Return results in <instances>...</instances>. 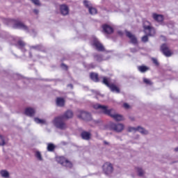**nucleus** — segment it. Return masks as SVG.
<instances>
[{
  "instance_id": "5",
  "label": "nucleus",
  "mask_w": 178,
  "mask_h": 178,
  "mask_svg": "<svg viewBox=\"0 0 178 178\" xmlns=\"http://www.w3.org/2000/svg\"><path fill=\"white\" fill-rule=\"evenodd\" d=\"M108 127L111 130H114V131H117L118 133L122 131L123 129H124V125L122 124H115L113 122H110L108 124Z\"/></svg>"
},
{
  "instance_id": "16",
  "label": "nucleus",
  "mask_w": 178,
  "mask_h": 178,
  "mask_svg": "<svg viewBox=\"0 0 178 178\" xmlns=\"http://www.w3.org/2000/svg\"><path fill=\"white\" fill-rule=\"evenodd\" d=\"M102 28L104 33H106V34H112V33H113V29L111 26L104 24Z\"/></svg>"
},
{
  "instance_id": "21",
  "label": "nucleus",
  "mask_w": 178,
  "mask_h": 178,
  "mask_svg": "<svg viewBox=\"0 0 178 178\" xmlns=\"http://www.w3.org/2000/svg\"><path fill=\"white\" fill-rule=\"evenodd\" d=\"M90 79L93 81H95V83H98V81H99V79H98V74L90 73Z\"/></svg>"
},
{
  "instance_id": "4",
  "label": "nucleus",
  "mask_w": 178,
  "mask_h": 178,
  "mask_svg": "<svg viewBox=\"0 0 178 178\" xmlns=\"http://www.w3.org/2000/svg\"><path fill=\"white\" fill-rule=\"evenodd\" d=\"M56 161L58 163H60L63 166H65V168H72L73 166V164H72V162L69 161L67 159H66L63 156H58L56 157Z\"/></svg>"
},
{
  "instance_id": "42",
  "label": "nucleus",
  "mask_w": 178,
  "mask_h": 178,
  "mask_svg": "<svg viewBox=\"0 0 178 178\" xmlns=\"http://www.w3.org/2000/svg\"><path fill=\"white\" fill-rule=\"evenodd\" d=\"M175 151L176 152H178V147H176V148L175 149Z\"/></svg>"
},
{
  "instance_id": "3",
  "label": "nucleus",
  "mask_w": 178,
  "mask_h": 178,
  "mask_svg": "<svg viewBox=\"0 0 178 178\" xmlns=\"http://www.w3.org/2000/svg\"><path fill=\"white\" fill-rule=\"evenodd\" d=\"M144 33L146 35L142 38L143 42H147L148 41V36L154 37L155 35V29L151 26V23L148 21H144L143 22Z\"/></svg>"
},
{
  "instance_id": "38",
  "label": "nucleus",
  "mask_w": 178,
  "mask_h": 178,
  "mask_svg": "<svg viewBox=\"0 0 178 178\" xmlns=\"http://www.w3.org/2000/svg\"><path fill=\"white\" fill-rule=\"evenodd\" d=\"M33 12H34V13L35 14V15H38V13H39V10H37V9H35V10H33Z\"/></svg>"
},
{
  "instance_id": "45",
  "label": "nucleus",
  "mask_w": 178,
  "mask_h": 178,
  "mask_svg": "<svg viewBox=\"0 0 178 178\" xmlns=\"http://www.w3.org/2000/svg\"><path fill=\"white\" fill-rule=\"evenodd\" d=\"M30 57L31 58V54H30Z\"/></svg>"
},
{
  "instance_id": "20",
  "label": "nucleus",
  "mask_w": 178,
  "mask_h": 178,
  "mask_svg": "<svg viewBox=\"0 0 178 178\" xmlns=\"http://www.w3.org/2000/svg\"><path fill=\"white\" fill-rule=\"evenodd\" d=\"M56 104L58 106H63L65 105V99L62 97H58L56 99Z\"/></svg>"
},
{
  "instance_id": "2",
  "label": "nucleus",
  "mask_w": 178,
  "mask_h": 178,
  "mask_svg": "<svg viewBox=\"0 0 178 178\" xmlns=\"http://www.w3.org/2000/svg\"><path fill=\"white\" fill-rule=\"evenodd\" d=\"M72 118H73V112L68 110L63 115L56 117L54 120L53 122L57 129H60V130H65L67 127L66 124L65 123V119H70Z\"/></svg>"
},
{
  "instance_id": "43",
  "label": "nucleus",
  "mask_w": 178,
  "mask_h": 178,
  "mask_svg": "<svg viewBox=\"0 0 178 178\" xmlns=\"http://www.w3.org/2000/svg\"><path fill=\"white\" fill-rule=\"evenodd\" d=\"M69 86H70V87L73 88V86H72V85H69Z\"/></svg>"
},
{
  "instance_id": "9",
  "label": "nucleus",
  "mask_w": 178,
  "mask_h": 178,
  "mask_svg": "<svg viewBox=\"0 0 178 178\" xmlns=\"http://www.w3.org/2000/svg\"><path fill=\"white\" fill-rule=\"evenodd\" d=\"M92 45L93 47H95L97 51H104L105 48H104V46L102 45V44H101V42H99V41L98 40V39H97V38L93 37L92 38Z\"/></svg>"
},
{
  "instance_id": "39",
  "label": "nucleus",
  "mask_w": 178,
  "mask_h": 178,
  "mask_svg": "<svg viewBox=\"0 0 178 178\" xmlns=\"http://www.w3.org/2000/svg\"><path fill=\"white\" fill-rule=\"evenodd\" d=\"M33 49H40V46H33L32 47Z\"/></svg>"
},
{
  "instance_id": "25",
  "label": "nucleus",
  "mask_w": 178,
  "mask_h": 178,
  "mask_svg": "<svg viewBox=\"0 0 178 178\" xmlns=\"http://www.w3.org/2000/svg\"><path fill=\"white\" fill-rule=\"evenodd\" d=\"M139 72H141V73H144L148 70V67L146 66H140L138 67Z\"/></svg>"
},
{
  "instance_id": "26",
  "label": "nucleus",
  "mask_w": 178,
  "mask_h": 178,
  "mask_svg": "<svg viewBox=\"0 0 178 178\" xmlns=\"http://www.w3.org/2000/svg\"><path fill=\"white\" fill-rule=\"evenodd\" d=\"M35 158H37L38 161H42V156L40 152H36L35 154Z\"/></svg>"
},
{
  "instance_id": "27",
  "label": "nucleus",
  "mask_w": 178,
  "mask_h": 178,
  "mask_svg": "<svg viewBox=\"0 0 178 178\" xmlns=\"http://www.w3.org/2000/svg\"><path fill=\"white\" fill-rule=\"evenodd\" d=\"M6 144V140H5V137L0 135V145H5Z\"/></svg>"
},
{
  "instance_id": "34",
  "label": "nucleus",
  "mask_w": 178,
  "mask_h": 178,
  "mask_svg": "<svg viewBox=\"0 0 178 178\" xmlns=\"http://www.w3.org/2000/svg\"><path fill=\"white\" fill-rule=\"evenodd\" d=\"M123 106L125 109H129V108H130V105H129L127 103H124Z\"/></svg>"
},
{
  "instance_id": "1",
  "label": "nucleus",
  "mask_w": 178,
  "mask_h": 178,
  "mask_svg": "<svg viewBox=\"0 0 178 178\" xmlns=\"http://www.w3.org/2000/svg\"><path fill=\"white\" fill-rule=\"evenodd\" d=\"M93 108L94 109H99V111H101L102 113H104L105 115H108V116H111V118H113V119H114L117 122H120L123 120V116L119 114H116V113L115 112V110L113 108L108 109V106H102L101 104H96L93 105Z\"/></svg>"
},
{
  "instance_id": "41",
  "label": "nucleus",
  "mask_w": 178,
  "mask_h": 178,
  "mask_svg": "<svg viewBox=\"0 0 178 178\" xmlns=\"http://www.w3.org/2000/svg\"><path fill=\"white\" fill-rule=\"evenodd\" d=\"M118 34H119L120 35H123V33H122V31H118Z\"/></svg>"
},
{
  "instance_id": "15",
  "label": "nucleus",
  "mask_w": 178,
  "mask_h": 178,
  "mask_svg": "<svg viewBox=\"0 0 178 178\" xmlns=\"http://www.w3.org/2000/svg\"><path fill=\"white\" fill-rule=\"evenodd\" d=\"M152 18L154 19V20L158 22L159 23L163 22V15L161 14H157L154 13L152 14Z\"/></svg>"
},
{
  "instance_id": "19",
  "label": "nucleus",
  "mask_w": 178,
  "mask_h": 178,
  "mask_svg": "<svg viewBox=\"0 0 178 178\" xmlns=\"http://www.w3.org/2000/svg\"><path fill=\"white\" fill-rule=\"evenodd\" d=\"M81 137L83 140H90L91 134L89 132L83 131L81 133Z\"/></svg>"
},
{
  "instance_id": "29",
  "label": "nucleus",
  "mask_w": 178,
  "mask_h": 178,
  "mask_svg": "<svg viewBox=\"0 0 178 178\" xmlns=\"http://www.w3.org/2000/svg\"><path fill=\"white\" fill-rule=\"evenodd\" d=\"M143 82L145 84H147L148 86H152V82L151 81V80L147 79V78H144L143 79Z\"/></svg>"
},
{
  "instance_id": "32",
  "label": "nucleus",
  "mask_w": 178,
  "mask_h": 178,
  "mask_svg": "<svg viewBox=\"0 0 178 178\" xmlns=\"http://www.w3.org/2000/svg\"><path fill=\"white\" fill-rule=\"evenodd\" d=\"M96 60H97L98 62H101V60H102V56H99V55H97L95 56Z\"/></svg>"
},
{
  "instance_id": "13",
  "label": "nucleus",
  "mask_w": 178,
  "mask_h": 178,
  "mask_svg": "<svg viewBox=\"0 0 178 178\" xmlns=\"http://www.w3.org/2000/svg\"><path fill=\"white\" fill-rule=\"evenodd\" d=\"M125 33H126L127 37L129 38L131 44H134V45H136V44H137V38H136V35H133V33H131L130 31H126Z\"/></svg>"
},
{
  "instance_id": "44",
  "label": "nucleus",
  "mask_w": 178,
  "mask_h": 178,
  "mask_svg": "<svg viewBox=\"0 0 178 178\" xmlns=\"http://www.w3.org/2000/svg\"><path fill=\"white\" fill-rule=\"evenodd\" d=\"M105 143V144H108L106 142H104Z\"/></svg>"
},
{
  "instance_id": "30",
  "label": "nucleus",
  "mask_w": 178,
  "mask_h": 178,
  "mask_svg": "<svg viewBox=\"0 0 178 178\" xmlns=\"http://www.w3.org/2000/svg\"><path fill=\"white\" fill-rule=\"evenodd\" d=\"M137 172H138V176H143V175H144V171L143 170V169L140 168H137Z\"/></svg>"
},
{
  "instance_id": "7",
  "label": "nucleus",
  "mask_w": 178,
  "mask_h": 178,
  "mask_svg": "<svg viewBox=\"0 0 178 178\" xmlns=\"http://www.w3.org/2000/svg\"><path fill=\"white\" fill-rule=\"evenodd\" d=\"M13 28L19 29V30H23L24 31H26V33H28V31H29V27L20 21H15L14 24H13Z\"/></svg>"
},
{
  "instance_id": "10",
  "label": "nucleus",
  "mask_w": 178,
  "mask_h": 178,
  "mask_svg": "<svg viewBox=\"0 0 178 178\" xmlns=\"http://www.w3.org/2000/svg\"><path fill=\"white\" fill-rule=\"evenodd\" d=\"M103 170L106 175H111L113 172V166L111 163H105L103 165Z\"/></svg>"
},
{
  "instance_id": "23",
  "label": "nucleus",
  "mask_w": 178,
  "mask_h": 178,
  "mask_svg": "<svg viewBox=\"0 0 178 178\" xmlns=\"http://www.w3.org/2000/svg\"><path fill=\"white\" fill-rule=\"evenodd\" d=\"M34 120H35V123H38L39 124H47V121L45 120L35 118Z\"/></svg>"
},
{
  "instance_id": "18",
  "label": "nucleus",
  "mask_w": 178,
  "mask_h": 178,
  "mask_svg": "<svg viewBox=\"0 0 178 178\" xmlns=\"http://www.w3.org/2000/svg\"><path fill=\"white\" fill-rule=\"evenodd\" d=\"M17 47H18V48H19V49H21V51L23 52L26 51V49L24 48V47H26V44L22 40L17 42Z\"/></svg>"
},
{
  "instance_id": "33",
  "label": "nucleus",
  "mask_w": 178,
  "mask_h": 178,
  "mask_svg": "<svg viewBox=\"0 0 178 178\" xmlns=\"http://www.w3.org/2000/svg\"><path fill=\"white\" fill-rule=\"evenodd\" d=\"M31 2H33V3H34V5H38L40 6V0H31Z\"/></svg>"
},
{
  "instance_id": "14",
  "label": "nucleus",
  "mask_w": 178,
  "mask_h": 178,
  "mask_svg": "<svg viewBox=\"0 0 178 178\" xmlns=\"http://www.w3.org/2000/svg\"><path fill=\"white\" fill-rule=\"evenodd\" d=\"M161 49L165 56H171L172 53L170 52L166 44H163L161 47Z\"/></svg>"
},
{
  "instance_id": "37",
  "label": "nucleus",
  "mask_w": 178,
  "mask_h": 178,
  "mask_svg": "<svg viewBox=\"0 0 178 178\" xmlns=\"http://www.w3.org/2000/svg\"><path fill=\"white\" fill-rule=\"evenodd\" d=\"M137 51H138V48H134V49H131V52H137Z\"/></svg>"
},
{
  "instance_id": "17",
  "label": "nucleus",
  "mask_w": 178,
  "mask_h": 178,
  "mask_svg": "<svg viewBox=\"0 0 178 178\" xmlns=\"http://www.w3.org/2000/svg\"><path fill=\"white\" fill-rule=\"evenodd\" d=\"M35 113V110L32 108H27L25 109V115L27 116H33Z\"/></svg>"
},
{
  "instance_id": "24",
  "label": "nucleus",
  "mask_w": 178,
  "mask_h": 178,
  "mask_svg": "<svg viewBox=\"0 0 178 178\" xmlns=\"http://www.w3.org/2000/svg\"><path fill=\"white\" fill-rule=\"evenodd\" d=\"M86 115H87V112H86V111H81V114L78 115V118L79 119H83V120H86Z\"/></svg>"
},
{
  "instance_id": "36",
  "label": "nucleus",
  "mask_w": 178,
  "mask_h": 178,
  "mask_svg": "<svg viewBox=\"0 0 178 178\" xmlns=\"http://www.w3.org/2000/svg\"><path fill=\"white\" fill-rule=\"evenodd\" d=\"M62 69H64L65 70H67V66L65 64H61Z\"/></svg>"
},
{
  "instance_id": "12",
  "label": "nucleus",
  "mask_w": 178,
  "mask_h": 178,
  "mask_svg": "<svg viewBox=\"0 0 178 178\" xmlns=\"http://www.w3.org/2000/svg\"><path fill=\"white\" fill-rule=\"evenodd\" d=\"M60 11L63 16L69 15V6L66 4H62L60 6Z\"/></svg>"
},
{
  "instance_id": "28",
  "label": "nucleus",
  "mask_w": 178,
  "mask_h": 178,
  "mask_svg": "<svg viewBox=\"0 0 178 178\" xmlns=\"http://www.w3.org/2000/svg\"><path fill=\"white\" fill-rule=\"evenodd\" d=\"M54 149H55V145H54L52 143L48 144L47 150L52 152Z\"/></svg>"
},
{
  "instance_id": "22",
  "label": "nucleus",
  "mask_w": 178,
  "mask_h": 178,
  "mask_svg": "<svg viewBox=\"0 0 178 178\" xmlns=\"http://www.w3.org/2000/svg\"><path fill=\"white\" fill-rule=\"evenodd\" d=\"M0 175H1V177H3V178H8L10 176L9 172H8L6 170H1Z\"/></svg>"
},
{
  "instance_id": "11",
  "label": "nucleus",
  "mask_w": 178,
  "mask_h": 178,
  "mask_svg": "<svg viewBox=\"0 0 178 178\" xmlns=\"http://www.w3.org/2000/svg\"><path fill=\"white\" fill-rule=\"evenodd\" d=\"M129 131H139V133H141V134H147L148 133V131L144 129V128L141 127H129Z\"/></svg>"
},
{
  "instance_id": "6",
  "label": "nucleus",
  "mask_w": 178,
  "mask_h": 178,
  "mask_svg": "<svg viewBox=\"0 0 178 178\" xmlns=\"http://www.w3.org/2000/svg\"><path fill=\"white\" fill-rule=\"evenodd\" d=\"M103 84H105L107 87H109L110 90L113 92H119V88L113 84H109V79L106 77H103Z\"/></svg>"
},
{
  "instance_id": "40",
  "label": "nucleus",
  "mask_w": 178,
  "mask_h": 178,
  "mask_svg": "<svg viewBox=\"0 0 178 178\" xmlns=\"http://www.w3.org/2000/svg\"><path fill=\"white\" fill-rule=\"evenodd\" d=\"M90 67H91L92 69H94V67H95V66L93 64H91V65H90Z\"/></svg>"
},
{
  "instance_id": "31",
  "label": "nucleus",
  "mask_w": 178,
  "mask_h": 178,
  "mask_svg": "<svg viewBox=\"0 0 178 178\" xmlns=\"http://www.w3.org/2000/svg\"><path fill=\"white\" fill-rule=\"evenodd\" d=\"M85 120H91V114L90 113L86 112Z\"/></svg>"
},
{
  "instance_id": "8",
  "label": "nucleus",
  "mask_w": 178,
  "mask_h": 178,
  "mask_svg": "<svg viewBox=\"0 0 178 178\" xmlns=\"http://www.w3.org/2000/svg\"><path fill=\"white\" fill-rule=\"evenodd\" d=\"M83 4L86 8H88L90 15H97V8L92 7V4L90 1H84Z\"/></svg>"
},
{
  "instance_id": "35",
  "label": "nucleus",
  "mask_w": 178,
  "mask_h": 178,
  "mask_svg": "<svg viewBox=\"0 0 178 178\" xmlns=\"http://www.w3.org/2000/svg\"><path fill=\"white\" fill-rule=\"evenodd\" d=\"M152 61L154 63H155L156 65V66H158V65H159V63H158V60H156V58H152Z\"/></svg>"
}]
</instances>
